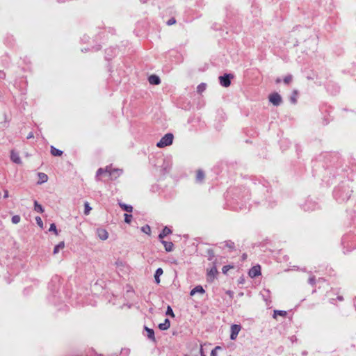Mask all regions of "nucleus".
I'll return each mask as SVG.
<instances>
[{
    "label": "nucleus",
    "mask_w": 356,
    "mask_h": 356,
    "mask_svg": "<svg viewBox=\"0 0 356 356\" xmlns=\"http://www.w3.org/2000/svg\"><path fill=\"white\" fill-rule=\"evenodd\" d=\"M220 346H216L213 350H212L211 353V356H216L217 355V350H220Z\"/></svg>",
    "instance_id": "nucleus-36"
},
{
    "label": "nucleus",
    "mask_w": 356,
    "mask_h": 356,
    "mask_svg": "<svg viewBox=\"0 0 356 356\" xmlns=\"http://www.w3.org/2000/svg\"><path fill=\"white\" fill-rule=\"evenodd\" d=\"M206 88V85L204 83L200 84L197 88V90L199 93H202Z\"/></svg>",
    "instance_id": "nucleus-28"
},
{
    "label": "nucleus",
    "mask_w": 356,
    "mask_h": 356,
    "mask_svg": "<svg viewBox=\"0 0 356 356\" xmlns=\"http://www.w3.org/2000/svg\"><path fill=\"white\" fill-rule=\"evenodd\" d=\"M141 230L147 234H150L151 233V228L148 225L142 227Z\"/></svg>",
    "instance_id": "nucleus-26"
},
{
    "label": "nucleus",
    "mask_w": 356,
    "mask_h": 356,
    "mask_svg": "<svg viewBox=\"0 0 356 356\" xmlns=\"http://www.w3.org/2000/svg\"><path fill=\"white\" fill-rule=\"evenodd\" d=\"M85 210H84V213L86 215H88L92 209V208L90 207L89 205V203L88 202H86L85 204Z\"/></svg>",
    "instance_id": "nucleus-27"
},
{
    "label": "nucleus",
    "mask_w": 356,
    "mask_h": 356,
    "mask_svg": "<svg viewBox=\"0 0 356 356\" xmlns=\"http://www.w3.org/2000/svg\"><path fill=\"white\" fill-rule=\"evenodd\" d=\"M261 266L257 264L252 267L249 272L248 275L250 277L254 278L261 275Z\"/></svg>",
    "instance_id": "nucleus-4"
},
{
    "label": "nucleus",
    "mask_w": 356,
    "mask_h": 356,
    "mask_svg": "<svg viewBox=\"0 0 356 356\" xmlns=\"http://www.w3.org/2000/svg\"><path fill=\"white\" fill-rule=\"evenodd\" d=\"M173 134H166L163 137L161 138L160 141L157 143L156 146L159 148H163L166 146L170 145L173 141Z\"/></svg>",
    "instance_id": "nucleus-1"
},
{
    "label": "nucleus",
    "mask_w": 356,
    "mask_h": 356,
    "mask_svg": "<svg viewBox=\"0 0 356 356\" xmlns=\"http://www.w3.org/2000/svg\"><path fill=\"white\" fill-rule=\"evenodd\" d=\"M10 159H11L12 161L15 163H17V164L22 163V161H21L19 154L14 150L11 151Z\"/></svg>",
    "instance_id": "nucleus-10"
},
{
    "label": "nucleus",
    "mask_w": 356,
    "mask_h": 356,
    "mask_svg": "<svg viewBox=\"0 0 356 356\" xmlns=\"http://www.w3.org/2000/svg\"><path fill=\"white\" fill-rule=\"evenodd\" d=\"M38 176V178H39V181L38 182L40 184H42V183H44V182L47 181L48 177H47V175L45 173L39 172Z\"/></svg>",
    "instance_id": "nucleus-18"
},
{
    "label": "nucleus",
    "mask_w": 356,
    "mask_h": 356,
    "mask_svg": "<svg viewBox=\"0 0 356 356\" xmlns=\"http://www.w3.org/2000/svg\"><path fill=\"white\" fill-rule=\"evenodd\" d=\"M275 81L277 83H280L281 79L280 78H277Z\"/></svg>",
    "instance_id": "nucleus-41"
},
{
    "label": "nucleus",
    "mask_w": 356,
    "mask_h": 356,
    "mask_svg": "<svg viewBox=\"0 0 356 356\" xmlns=\"http://www.w3.org/2000/svg\"><path fill=\"white\" fill-rule=\"evenodd\" d=\"M230 78H233L232 74H225L219 77L220 83L223 87H229L231 84Z\"/></svg>",
    "instance_id": "nucleus-3"
},
{
    "label": "nucleus",
    "mask_w": 356,
    "mask_h": 356,
    "mask_svg": "<svg viewBox=\"0 0 356 356\" xmlns=\"http://www.w3.org/2000/svg\"><path fill=\"white\" fill-rule=\"evenodd\" d=\"M309 282L311 284L314 285L315 284V277H309Z\"/></svg>",
    "instance_id": "nucleus-38"
},
{
    "label": "nucleus",
    "mask_w": 356,
    "mask_h": 356,
    "mask_svg": "<svg viewBox=\"0 0 356 356\" xmlns=\"http://www.w3.org/2000/svg\"><path fill=\"white\" fill-rule=\"evenodd\" d=\"M196 293H204V289L202 288V286H195L194 289H193L190 293V295L191 296H193L195 295Z\"/></svg>",
    "instance_id": "nucleus-16"
},
{
    "label": "nucleus",
    "mask_w": 356,
    "mask_h": 356,
    "mask_svg": "<svg viewBox=\"0 0 356 356\" xmlns=\"http://www.w3.org/2000/svg\"><path fill=\"white\" fill-rule=\"evenodd\" d=\"M170 322L168 318H166L163 323H160L159 325V327L161 330H166L170 327Z\"/></svg>",
    "instance_id": "nucleus-14"
},
{
    "label": "nucleus",
    "mask_w": 356,
    "mask_h": 356,
    "mask_svg": "<svg viewBox=\"0 0 356 356\" xmlns=\"http://www.w3.org/2000/svg\"><path fill=\"white\" fill-rule=\"evenodd\" d=\"M241 329V325H232L231 327V334H230V339L232 340H234L236 339L240 330Z\"/></svg>",
    "instance_id": "nucleus-7"
},
{
    "label": "nucleus",
    "mask_w": 356,
    "mask_h": 356,
    "mask_svg": "<svg viewBox=\"0 0 356 356\" xmlns=\"http://www.w3.org/2000/svg\"><path fill=\"white\" fill-rule=\"evenodd\" d=\"M9 197V193H8V191L7 190H5L4 191V195H3V197L4 198H8Z\"/></svg>",
    "instance_id": "nucleus-39"
},
{
    "label": "nucleus",
    "mask_w": 356,
    "mask_h": 356,
    "mask_svg": "<svg viewBox=\"0 0 356 356\" xmlns=\"http://www.w3.org/2000/svg\"><path fill=\"white\" fill-rule=\"evenodd\" d=\"M293 79V76L291 75H287L284 78V83L286 84H289Z\"/></svg>",
    "instance_id": "nucleus-31"
},
{
    "label": "nucleus",
    "mask_w": 356,
    "mask_h": 356,
    "mask_svg": "<svg viewBox=\"0 0 356 356\" xmlns=\"http://www.w3.org/2000/svg\"><path fill=\"white\" fill-rule=\"evenodd\" d=\"M110 170V166H106L105 168H99L96 172V177L97 179L100 180V177L102 175L108 176V172Z\"/></svg>",
    "instance_id": "nucleus-8"
},
{
    "label": "nucleus",
    "mask_w": 356,
    "mask_h": 356,
    "mask_svg": "<svg viewBox=\"0 0 356 356\" xmlns=\"http://www.w3.org/2000/svg\"><path fill=\"white\" fill-rule=\"evenodd\" d=\"M204 179V173L202 170H198L196 173V180L197 181H202Z\"/></svg>",
    "instance_id": "nucleus-21"
},
{
    "label": "nucleus",
    "mask_w": 356,
    "mask_h": 356,
    "mask_svg": "<svg viewBox=\"0 0 356 356\" xmlns=\"http://www.w3.org/2000/svg\"><path fill=\"white\" fill-rule=\"evenodd\" d=\"M147 333V337L152 340V341H155V337H154V332L152 329H150V328H148L147 327H145Z\"/></svg>",
    "instance_id": "nucleus-20"
},
{
    "label": "nucleus",
    "mask_w": 356,
    "mask_h": 356,
    "mask_svg": "<svg viewBox=\"0 0 356 356\" xmlns=\"http://www.w3.org/2000/svg\"><path fill=\"white\" fill-rule=\"evenodd\" d=\"M163 273V271L162 270L161 268H159L156 270V273H155V275H154V278H155V282H156V284H159L160 283V276Z\"/></svg>",
    "instance_id": "nucleus-17"
},
{
    "label": "nucleus",
    "mask_w": 356,
    "mask_h": 356,
    "mask_svg": "<svg viewBox=\"0 0 356 356\" xmlns=\"http://www.w3.org/2000/svg\"><path fill=\"white\" fill-rule=\"evenodd\" d=\"M49 231L54 232L56 236L58 234L56 227L54 223L51 224Z\"/></svg>",
    "instance_id": "nucleus-30"
},
{
    "label": "nucleus",
    "mask_w": 356,
    "mask_h": 356,
    "mask_svg": "<svg viewBox=\"0 0 356 356\" xmlns=\"http://www.w3.org/2000/svg\"><path fill=\"white\" fill-rule=\"evenodd\" d=\"M119 205L123 210L126 211L127 212L131 213L133 211V207L130 205H127L121 202L119 203Z\"/></svg>",
    "instance_id": "nucleus-23"
},
{
    "label": "nucleus",
    "mask_w": 356,
    "mask_h": 356,
    "mask_svg": "<svg viewBox=\"0 0 356 356\" xmlns=\"http://www.w3.org/2000/svg\"><path fill=\"white\" fill-rule=\"evenodd\" d=\"M132 218H133L132 215L125 213L124 214V221H125V222L130 223L131 222Z\"/></svg>",
    "instance_id": "nucleus-29"
},
{
    "label": "nucleus",
    "mask_w": 356,
    "mask_h": 356,
    "mask_svg": "<svg viewBox=\"0 0 356 356\" xmlns=\"http://www.w3.org/2000/svg\"><path fill=\"white\" fill-rule=\"evenodd\" d=\"M176 23V19L174 17H172L167 22V25L171 26Z\"/></svg>",
    "instance_id": "nucleus-37"
},
{
    "label": "nucleus",
    "mask_w": 356,
    "mask_h": 356,
    "mask_svg": "<svg viewBox=\"0 0 356 356\" xmlns=\"http://www.w3.org/2000/svg\"><path fill=\"white\" fill-rule=\"evenodd\" d=\"M269 101L275 106H278L282 102V97L277 92H273L268 97Z\"/></svg>",
    "instance_id": "nucleus-2"
},
{
    "label": "nucleus",
    "mask_w": 356,
    "mask_h": 356,
    "mask_svg": "<svg viewBox=\"0 0 356 356\" xmlns=\"http://www.w3.org/2000/svg\"><path fill=\"white\" fill-rule=\"evenodd\" d=\"M51 154L54 156H60L63 154V152L60 149H56L54 146H51Z\"/></svg>",
    "instance_id": "nucleus-19"
},
{
    "label": "nucleus",
    "mask_w": 356,
    "mask_h": 356,
    "mask_svg": "<svg viewBox=\"0 0 356 356\" xmlns=\"http://www.w3.org/2000/svg\"><path fill=\"white\" fill-rule=\"evenodd\" d=\"M287 314L286 312V311H282V310H275L274 311V314H273V317L275 318H277V316H286Z\"/></svg>",
    "instance_id": "nucleus-24"
},
{
    "label": "nucleus",
    "mask_w": 356,
    "mask_h": 356,
    "mask_svg": "<svg viewBox=\"0 0 356 356\" xmlns=\"http://www.w3.org/2000/svg\"><path fill=\"white\" fill-rule=\"evenodd\" d=\"M163 245H164L165 250L167 252H171L173 250L174 244L170 241H161Z\"/></svg>",
    "instance_id": "nucleus-13"
},
{
    "label": "nucleus",
    "mask_w": 356,
    "mask_h": 356,
    "mask_svg": "<svg viewBox=\"0 0 356 356\" xmlns=\"http://www.w3.org/2000/svg\"><path fill=\"white\" fill-rule=\"evenodd\" d=\"M172 233V231L170 228H168V227H165L163 230L161 231V232L160 233V234L159 235V239H161V241L163 240V238L168 236V234H171Z\"/></svg>",
    "instance_id": "nucleus-12"
},
{
    "label": "nucleus",
    "mask_w": 356,
    "mask_h": 356,
    "mask_svg": "<svg viewBox=\"0 0 356 356\" xmlns=\"http://www.w3.org/2000/svg\"><path fill=\"white\" fill-rule=\"evenodd\" d=\"M20 216L18 215H15L12 217V222L14 224H17L20 221Z\"/></svg>",
    "instance_id": "nucleus-32"
},
{
    "label": "nucleus",
    "mask_w": 356,
    "mask_h": 356,
    "mask_svg": "<svg viewBox=\"0 0 356 356\" xmlns=\"http://www.w3.org/2000/svg\"><path fill=\"white\" fill-rule=\"evenodd\" d=\"M33 135L32 133L29 134V136H27V138H33Z\"/></svg>",
    "instance_id": "nucleus-40"
},
{
    "label": "nucleus",
    "mask_w": 356,
    "mask_h": 356,
    "mask_svg": "<svg viewBox=\"0 0 356 356\" xmlns=\"http://www.w3.org/2000/svg\"><path fill=\"white\" fill-rule=\"evenodd\" d=\"M97 234L99 239L105 241L108 238V233L105 229L99 228L97 229Z\"/></svg>",
    "instance_id": "nucleus-9"
},
{
    "label": "nucleus",
    "mask_w": 356,
    "mask_h": 356,
    "mask_svg": "<svg viewBox=\"0 0 356 356\" xmlns=\"http://www.w3.org/2000/svg\"><path fill=\"white\" fill-rule=\"evenodd\" d=\"M109 171L110 172H108V177L111 180L117 179L122 174V170H121L115 169V168H112L111 166H110V170Z\"/></svg>",
    "instance_id": "nucleus-6"
},
{
    "label": "nucleus",
    "mask_w": 356,
    "mask_h": 356,
    "mask_svg": "<svg viewBox=\"0 0 356 356\" xmlns=\"http://www.w3.org/2000/svg\"><path fill=\"white\" fill-rule=\"evenodd\" d=\"M65 248V243L63 241L60 242L58 245L54 247V254H57L60 250H62Z\"/></svg>",
    "instance_id": "nucleus-22"
},
{
    "label": "nucleus",
    "mask_w": 356,
    "mask_h": 356,
    "mask_svg": "<svg viewBox=\"0 0 356 356\" xmlns=\"http://www.w3.org/2000/svg\"><path fill=\"white\" fill-rule=\"evenodd\" d=\"M34 209L36 211L39 213H42L44 211L42 207L40 204H39L37 201H35Z\"/></svg>",
    "instance_id": "nucleus-25"
},
{
    "label": "nucleus",
    "mask_w": 356,
    "mask_h": 356,
    "mask_svg": "<svg viewBox=\"0 0 356 356\" xmlns=\"http://www.w3.org/2000/svg\"><path fill=\"white\" fill-rule=\"evenodd\" d=\"M35 220H36V222L37 224L38 225V226L40 227V228H43V222H42V220L41 219L40 217L39 216H37L35 218Z\"/></svg>",
    "instance_id": "nucleus-34"
},
{
    "label": "nucleus",
    "mask_w": 356,
    "mask_h": 356,
    "mask_svg": "<svg viewBox=\"0 0 356 356\" xmlns=\"http://www.w3.org/2000/svg\"><path fill=\"white\" fill-rule=\"evenodd\" d=\"M298 91L297 90H294L292 92V94L290 97V102L293 104H296L297 101H298Z\"/></svg>",
    "instance_id": "nucleus-15"
},
{
    "label": "nucleus",
    "mask_w": 356,
    "mask_h": 356,
    "mask_svg": "<svg viewBox=\"0 0 356 356\" xmlns=\"http://www.w3.org/2000/svg\"><path fill=\"white\" fill-rule=\"evenodd\" d=\"M148 81L152 85H158L161 82L159 77L154 74L149 76Z\"/></svg>",
    "instance_id": "nucleus-11"
},
{
    "label": "nucleus",
    "mask_w": 356,
    "mask_h": 356,
    "mask_svg": "<svg viewBox=\"0 0 356 356\" xmlns=\"http://www.w3.org/2000/svg\"><path fill=\"white\" fill-rule=\"evenodd\" d=\"M218 272L216 266H213L210 270H207V281L212 282L218 275Z\"/></svg>",
    "instance_id": "nucleus-5"
},
{
    "label": "nucleus",
    "mask_w": 356,
    "mask_h": 356,
    "mask_svg": "<svg viewBox=\"0 0 356 356\" xmlns=\"http://www.w3.org/2000/svg\"><path fill=\"white\" fill-rule=\"evenodd\" d=\"M233 268V266H229V265L225 266H223V267H222V273H223L224 274H225V273H227V271H228L229 269H231V268Z\"/></svg>",
    "instance_id": "nucleus-35"
},
{
    "label": "nucleus",
    "mask_w": 356,
    "mask_h": 356,
    "mask_svg": "<svg viewBox=\"0 0 356 356\" xmlns=\"http://www.w3.org/2000/svg\"><path fill=\"white\" fill-rule=\"evenodd\" d=\"M166 315H169L172 317H175L174 312H173L172 308L170 307V306H168V307H167Z\"/></svg>",
    "instance_id": "nucleus-33"
}]
</instances>
